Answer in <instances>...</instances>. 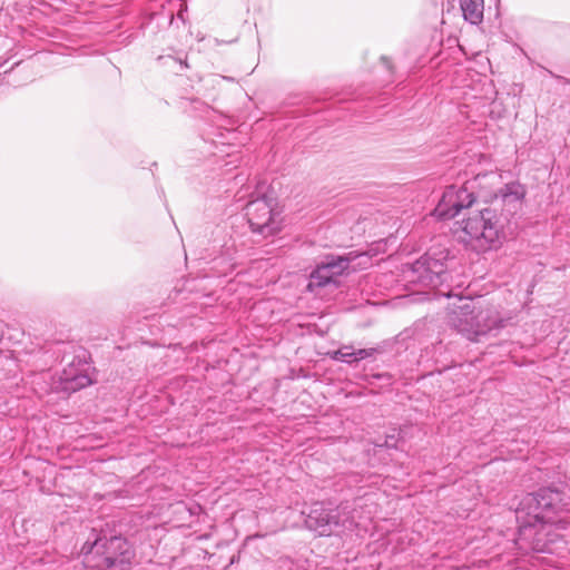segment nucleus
Here are the masks:
<instances>
[{
  "label": "nucleus",
  "mask_w": 570,
  "mask_h": 570,
  "mask_svg": "<svg viewBox=\"0 0 570 570\" xmlns=\"http://www.w3.org/2000/svg\"><path fill=\"white\" fill-rule=\"evenodd\" d=\"M305 515V527L318 535H331L336 529L343 527L347 520L338 509H327L323 503L315 502Z\"/></svg>",
  "instance_id": "obj_7"
},
{
  "label": "nucleus",
  "mask_w": 570,
  "mask_h": 570,
  "mask_svg": "<svg viewBox=\"0 0 570 570\" xmlns=\"http://www.w3.org/2000/svg\"><path fill=\"white\" fill-rule=\"evenodd\" d=\"M524 196L525 189L520 183L504 185L489 207L463 220V232L478 243L482 252L499 247L504 238V226L521 208Z\"/></svg>",
  "instance_id": "obj_1"
},
{
  "label": "nucleus",
  "mask_w": 570,
  "mask_h": 570,
  "mask_svg": "<svg viewBox=\"0 0 570 570\" xmlns=\"http://www.w3.org/2000/svg\"><path fill=\"white\" fill-rule=\"evenodd\" d=\"M450 325L469 340L479 341L475 309H470L468 305L452 313Z\"/></svg>",
  "instance_id": "obj_10"
},
{
  "label": "nucleus",
  "mask_w": 570,
  "mask_h": 570,
  "mask_svg": "<svg viewBox=\"0 0 570 570\" xmlns=\"http://www.w3.org/2000/svg\"><path fill=\"white\" fill-rule=\"evenodd\" d=\"M65 375V390L76 392L83 387L89 386L92 381L87 373L72 374L71 371H63Z\"/></svg>",
  "instance_id": "obj_14"
},
{
  "label": "nucleus",
  "mask_w": 570,
  "mask_h": 570,
  "mask_svg": "<svg viewBox=\"0 0 570 570\" xmlns=\"http://www.w3.org/2000/svg\"><path fill=\"white\" fill-rule=\"evenodd\" d=\"M354 350L351 346H343L333 354V358L341 362L353 363Z\"/></svg>",
  "instance_id": "obj_15"
},
{
  "label": "nucleus",
  "mask_w": 570,
  "mask_h": 570,
  "mask_svg": "<svg viewBox=\"0 0 570 570\" xmlns=\"http://www.w3.org/2000/svg\"><path fill=\"white\" fill-rule=\"evenodd\" d=\"M373 255L371 250L363 253L353 250L345 255H326L321 264L326 267L334 277H337L347 272L351 263L357 258H364L365 261L362 264L366 266L370 264Z\"/></svg>",
  "instance_id": "obj_9"
},
{
  "label": "nucleus",
  "mask_w": 570,
  "mask_h": 570,
  "mask_svg": "<svg viewBox=\"0 0 570 570\" xmlns=\"http://www.w3.org/2000/svg\"><path fill=\"white\" fill-rule=\"evenodd\" d=\"M478 336H484L492 331H498L505 326L508 320H504L493 308L475 311Z\"/></svg>",
  "instance_id": "obj_11"
},
{
  "label": "nucleus",
  "mask_w": 570,
  "mask_h": 570,
  "mask_svg": "<svg viewBox=\"0 0 570 570\" xmlns=\"http://www.w3.org/2000/svg\"><path fill=\"white\" fill-rule=\"evenodd\" d=\"M518 523V538L515 543L524 553H553V544L558 541L559 534L547 530L542 524L550 521L534 520L528 515L524 520L515 519Z\"/></svg>",
  "instance_id": "obj_4"
},
{
  "label": "nucleus",
  "mask_w": 570,
  "mask_h": 570,
  "mask_svg": "<svg viewBox=\"0 0 570 570\" xmlns=\"http://www.w3.org/2000/svg\"><path fill=\"white\" fill-rule=\"evenodd\" d=\"M448 256L445 249L429 250L410 266L411 282L438 287L448 281Z\"/></svg>",
  "instance_id": "obj_5"
},
{
  "label": "nucleus",
  "mask_w": 570,
  "mask_h": 570,
  "mask_svg": "<svg viewBox=\"0 0 570 570\" xmlns=\"http://www.w3.org/2000/svg\"><path fill=\"white\" fill-rule=\"evenodd\" d=\"M85 570H131L135 551L121 535H99L82 547Z\"/></svg>",
  "instance_id": "obj_2"
},
{
  "label": "nucleus",
  "mask_w": 570,
  "mask_h": 570,
  "mask_svg": "<svg viewBox=\"0 0 570 570\" xmlns=\"http://www.w3.org/2000/svg\"><path fill=\"white\" fill-rule=\"evenodd\" d=\"M334 278L335 277L330 273V271L320 263L309 275L307 289L313 292L314 288L325 287L326 285L334 283Z\"/></svg>",
  "instance_id": "obj_13"
},
{
  "label": "nucleus",
  "mask_w": 570,
  "mask_h": 570,
  "mask_svg": "<svg viewBox=\"0 0 570 570\" xmlns=\"http://www.w3.org/2000/svg\"><path fill=\"white\" fill-rule=\"evenodd\" d=\"M463 17L472 24H479L483 20L484 0H460Z\"/></svg>",
  "instance_id": "obj_12"
},
{
  "label": "nucleus",
  "mask_w": 570,
  "mask_h": 570,
  "mask_svg": "<svg viewBox=\"0 0 570 570\" xmlns=\"http://www.w3.org/2000/svg\"><path fill=\"white\" fill-rule=\"evenodd\" d=\"M399 438L395 434L386 435L383 443H376V446L397 449Z\"/></svg>",
  "instance_id": "obj_17"
},
{
  "label": "nucleus",
  "mask_w": 570,
  "mask_h": 570,
  "mask_svg": "<svg viewBox=\"0 0 570 570\" xmlns=\"http://www.w3.org/2000/svg\"><path fill=\"white\" fill-rule=\"evenodd\" d=\"M377 350L376 348H360L357 351H354V362H357V361H361V360H364V358H367L372 355H374V353L376 352Z\"/></svg>",
  "instance_id": "obj_16"
},
{
  "label": "nucleus",
  "mask_w": 570,
  "mask_h": 570,
  "mask_svg": "<svg viewBox=\"0 0 570 570\" xmlns=\"http://www.w3.org/2000/svg\"><path fill=\"white\" fill-rule=\"evenodd\" d=\"M82 361L83 363H87V355H86V351H82ZM81 362V360L79 358V363Z\"/></svg>",
  "instance_id": "obj_19"
},
{
  "label": "nucleus",
  "mask_w": 570,
  "mask_h": 570,
  "mask_svg": "<svg viewBox=\"0 0 570 570\" xmlns=\"http://www.w3.org/2000/svg\"><path fill=\"white\" fill-rule=\"evenodd\" d=\"M382 61L385 63L387 68H390V60L386 57H382Z\"/></svg>",
  "instance_id": "obj_18"
},
{
  "label": "nucleus",
  "mask_w": 570,
  "mask_h": 570,
  "mask_svg": "<svg viewBox=\"0 0 570 570\" xmlns=\"http://www.w3.org/2000/svg\"><path fill=\"white\" fill-rule=\"evenodd\" d=\"M570 512V494L566 484H550L527 493L515 508V519L528 515L534 520L554 521V517Z\"/></svg>",
  "instance_id": "obj_3"
},
{
  "label": "nucleus",
  "mask_w": 570,
  "mask_h": 570,
  "mask_svg": "<svg viewBox=\"0 0 570 570\" xmlns=\"http://www.w3.org/2000/svg\"><path fill=\"white\" fill-rule=\"evenodd\" d=\"M473 188V183L468 181L459 189L453 186L448 188L439 204L434 209V214L441 219H452L460 214L464 208L471 207L476 197L470 189Z\"/></svg>",
  "instance_id": "obj_8"
},
{
  "label": "nucleus",
  "mask_w": 570,
  "mask_h": 570,
  "mask_svg": "<svg viewBox=\"0 0 570 570\" xmlns=\"http://www.w3.org/2000/svg\"><path fill=\"white\" fill-rule=\"evenodd\" d=\"M275 199L266 195L253 199L245 207L250 230L264 238L277 234L282 228L281 213L273 205Z\"/></svg>",
  "instance_id": "obj_6"
}]
</instances>
